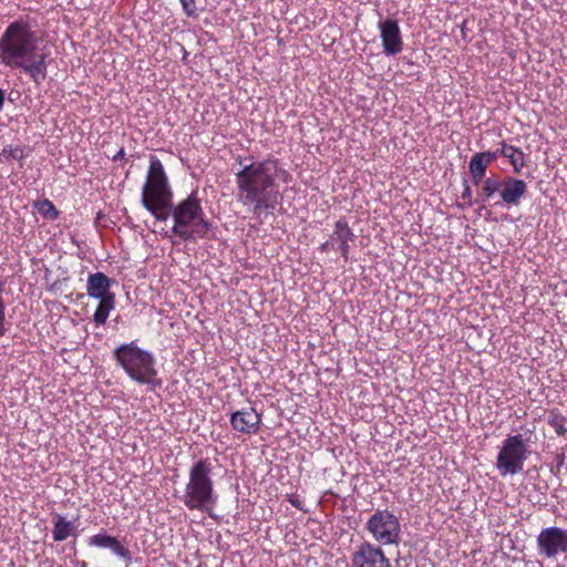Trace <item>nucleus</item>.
<instances>
[{
    "mask_svg": "<svg viewBox=\"0 0 567 567\" xmlns=\"http://www.w3.org/2000/svg\"><path fill=\"white\" fill-rule=\"evenodd\" d=\"M496 152H498V156H502V147L499 150H497Z\"/></svg>",
    "mask_w": 567,
    "mask_h": 567,
    "instance_id": "nucleus-33",
    "label": "nucleus"
},
{
    "mask_svg": "<svg viewBox=\"0 0 567 567\" xmlns=\"http://www.w3.org/2000/svg\"><path fill=\"white\" fill-rule=\"evenodd\" d=\"M115 295L99 299V305L93 315V320L96 326H104L106 323V320L111 311L115 308Z\"/></svg>",
    "mask_w": 567,
    "mask_h": 567,
    "instance_id": "nucleus-20",
    "label": "nucleus"
},
{
    "mask_svg": "<svg viewBox=\"0 0 567 567\" xmlns=\"http://www.w3.org/2000/svg\"><path fill=\"white\" fill-rule=\"evenodd\" d=\"M539 555L554 558L560 553H567V529L551 526L540 530L537 536Z\"/></svg>",
    "mask_w": 567,
    "mask_h": 567,
    "instance_id": "nucleus-9",
    "label": "nucleus"
},
{
    "mask_svg": "<svg viewBox=\"0 0 567 567\" xmlns=\"http://www.w3.org/2000/svg\"><path fill=\"white\" fill-rule=\"evenodd\" d=\"M2 291H3V287H2V284L0 282V337H2L4 334V321H6V303H4V300L2 298Z\"/></svg>",
    "mask_w": 567,
    "mask_h": 567,
    "instance_id": "nucleus-27",
    "label": "nucleus"
},
{
    "mask_svg": "<svg viewBox=\"0 0 567 567\" xmlns=\"http://www.w3.org/2000/svg\"><path fill=\"white\" fill-rule=\"evenodd\" d=\"M70 536H78V527L72 520L56 514L53 520L52 538L54 542H63Z\"/></svg>",
    "mask_w": 567,
    "mask_h": 567,
    "instance_id": "nucleus-17",
    "label": "nucleus"
},
{
    "mask_svg": "<svg viewBox=\"0 0 567 567\" xmlns=\"http://www.w3.org/2000/svg\"><path fill=\"white\" fill-rule=\"evenodd\" d=\"M113 359L135 383L147 385L152 390L162 385L155 355L141 348L136 340L122 343L115 348Z\"/></svg>",
    "mask_w": 567,
    "mask_h": 567,
    "instance_id": "nucleus-4",
    "label": "nucleus"
},
{
    "mask_svg": "<svg viewBox=\"0 0 567 567\" xmlns=\"http://www.w3.org/2000/svg\"><path fill=\"white\" fill-rule=\"evenodd\" d=\"M230 426L234 431L252 435L257 434L261 425V414L254 408L246 406L240 410L234 411L230 414Z\"/></svg>",
    "mask_w": 567,
    "mask_h": 567,
    "instance_id": "nucleus-11",
    "label": "nucleus"
},
{
    "mask_svg": "<svg viewBox=\"0 0 567 567\" xmlns=\"http://www.w3.org/2000/svg\"><path fill=\"white\" fill-rule=\"evenodd\" d=\"M528 454V446L522 434L509 435L505 439L496 460V467L501 476L520 473Z\"/></svg>",
    "mask_w": 567,
    "mask_h": 567,
    "instance_id": "nucleus-8",
    "label": "nucleus"
},
{
    "mask_svg": "<svg viewBox=\"0 0 567 567\" xmlns=\"http://www.w3.org/2000/svg\"><path fill=\"white\" fill-rule=\"evenodd\" d=\"M353 567H391L380 545L369 542L361 543L351 556Z\"/></svg>",
    "mask_w": 567,
    "mask_h": 567,
    "instance_id": "nucleus-10",
    "label": "nucleus"
},
{
    "mask_svg": "<svg viewBox=\"0 0 567 567\" xmlns=\"http://www.w3.org/2000/svg\"><path fill=\"white\" fill-rule=\"evenodd\" d=\"M547 423L555 430L558 436L567 434V417L558 409H551L548 412Z\"/></svg>",
    "mask_w": 567,
    "mask_h": 567,
    "instance_id": "nucleus-21",
    "label": "nucleus"
},
{
    "mask_svg": "<svg viewBox=\"0 0 567 567\" xmlns=\"http://www.w3.org/2000/svg\"><path fill=\"white\" fill-rule=\"evenodd\" d=\"M187 17H194L197 11L196 0H179Z\"/></svg>",
    "mask_w": 567,
    "mask_h": 567,
    "instance_id": "nucleus-28",
    "label": "nucleus"
},
{
    "mask_svg": "<svg viewBox=\"0 0 567 567\" xmlns=\"http://www.w3.org/2000/svg\"><path fill=\"white\" fill-rule=\"evenodd\" d=\"M212 473L213 464L208 458H200L189 467L188 481L181 497V501L189 511H199L208 516L213 515L218 495L214 488Z\"/></svg>",
    "mask_w": 567,
    "mask_h": 567,
    "instance_id": "nucleus-3",
    "label": "nucleus"
},
{
    "mask_svg": "<svg viewBox=\"0 0 567 567\" xmlns=\"http://www.w3.org/2000/svg\"><path fill=\"white\" fill-rule=\"evenodd\" d=\"M355 235L349 227L348 221L341 218L336 221L334 229L330 239L332 240L336 249H339L344 261L349 259L350 246L349 243L353 241Z\"/></svg>",
    "mask_w": 567,
    "mask_h": 567,
    "instance_id": "nucleus-15",
    "label": "nucleus"
},
{
    "mask_svg": "<svg viewBox=\"0 0 567 567\" xmlns=\"http://www.w3.org/2000/svg\"><path fill=\"white\" fill-rule=\"evenodd\" d=\"M289 502H290V504H291L293 507H296V508H298V509H301V508H302V507H301V502H300L298 498H296V497H290V498H289Z\"/></svg>",
    "mask_w": 567,
    "mask_h": 567,
    "instance_id": "nucleus-31",
    "label": "nucleus"
},
{
    "mask_svg": "<svg viewBox=\"0 0 567 567\" xmlns=\"http://www.w3.org/2000/svg\"><path fill=\"white\" fill-rule=\"evenodd\" d=\"M174 220L172 231L183 240L205 238L212 228L196 192L167 209Z\"/></svg>",
    "mask_w": 567,
    "mask_h": 567,
    "instance_id": "nucleus-6",
    "label": "nucleus"
},
{
    "mask_svg": "<svg viewBox=\"0 0 567 567\" xmlns=\"http://www.w3.org/2000/svg\"><path fill=\"white\" fill-rule=\"evenodd\" d=\"M39 37L23 20L11 22L0 38V64L30 76L41 84L48 75V59L51 55L47 45L39 47Z\"/></svg>",
    "mask_w": 567,
    "mask_h": 567,
    "instance_id": "nucleus-1",
    "label": "nucleus"
},
{
    "mask_svg": "<svg viewBox=\"0 0 567 567\" xmlns=\"http://www.w3.org/2000/svg\"><path fill=\"white\" fill-rule=\"evenodd\" d=\"M380 38L383 52L386 55H395L403 50V40L396 20L386 19L379 22Z\"/></svg>",
    "mask_w": 567,
    "mask_h": 567,
    "instance_id": "nucleus-12",
    "label": "nucleus"
},
{
    "mask_svg": "<svg viewBox=\"0 0 567 567\" xmlns=\"http://www.w3.org/2000/svg\"><path fill=\"white\" fill-rule=\"evenodd\" d=\"M473 156L478 157V161L481 159V162L486 163V165L489 166L492 162L498 157V152H480L475 153Z\"/></svg>",
    "mask_w": 567,
    "mask_h": 567,
    "instance_id": "nucleus-26",
    "label": "nucleus"
},
{
    "mask_svg": "<svg viewBox=\"0 0 567 567\" xmlns=\"http://www.w3.org/2000/svg\"><path fill=\"white\" fill-rule=\"evenodd\" d=\"M87 545L97 548H107L117 557L130 563L132 557L127 547H125L116 537L106 534H96L87 538Z\"/></svg>",
    "mask_w": 567,
    "mask_h": 567,
    "instance_id": "nucleus-14",
    "label": "nucleus"
},
{
    "mask_svg": "<svg viewBox=\"0 0 567 567\" xmlns=\"http://www.w3.org/2000/svg\"><path fill=\"white\" fill-rule=\"evenodd\" d=\"M461 198L464 202V205H460L461 207H472L473 206V195L472 189L466 179L463 181V192L461 194Z\"/></svg>",
    "mask_w": 567,
    "mask_h": 567,
    "instance_id": "nucleus-25",
    "label": "nucleus"
},
{
    "mask_svg": "<svg viewBox=\"0 0 567 567\" xmlns=\"http://www.w3.org/2000/svg\"><path fill=\"white\" fill-rule=\"evenodd\" d=\"M527 193V184L523 179L511 176L502 179L499 197L508 206H518L522 198Z\"/></svg>",
    "mask_w": 567,
    "mask_h": 567,
    "instance_id": "nucleus-13",
    "label": "nucleus"
},
{
    "mask_svg": "<svg viewBox=\"0 0 567 567\" xmlns=\"http://www.w3.org/2000/svg\"><path fill=\"white\" fill-rule=\"evenodd\" d=\"M173 189L164 165L156 156H151L146 179L142 188V205L156 220L166 221L173 202Z\"/></svg>",
    "mask_w": 567,
    "mask_h": 567,
    "instance_id": "nucleus-5",
    "label": "nucleus"
},
{
    "mask_svg": "<svg viewBox=\"0 0 567 567\" xmlns=\"http://www.w3.org/2000/svg\"><path fill=\"white\" fill-rule=\"evenodd\" d=\"M3 103H4V92L2 89H0V111L3 107Z\"/></svg>",
    "mask_w": 567,
    "mask_h": 567,
    "instance_id": "nucleus-32",
    "label": "nucleus"
},
{
    "mask_svg": "<svg viewBox=\"0 0 567 567\" xmlns=\"http://www.w3.org/2000/svg\"><path fill=\"white\" fill-rule=\"evenodd\" d=\"M29 154H30V148H28L25 146H12V145H8V146L3 147L2 152H1V156L6 161L14 159L18 162H22L24 158H27L29 156ZM20 166H22V163H20Z\"/></svg>",
    "mask_w": 567,
    "mask_h": 567,
    "instance_id": "nucleus-23",
    "label": "nucleus"
},
{
    "mask_svg": "<svg viewBox=\"0 0 567 567\" xmlns=\"http://www.w3.org/2000/svg\"><path fill=\"white\" fill-rule=\"evenodd\" d=\"M365 529L380 546L399 545L401 542V523L389 509H377L367 520Z\"/></svg>",
    "mask_w": 567,
    "mask_h": 567,
    "instance_id": "nucleus-7",
    "label": "nucleus"
},
{
    "mask_svg": "<svg viewBox=\"0 0 567 567\" xmlns=\"http://www.w3.org/2000/svg\"><path fill=\"white\" fill-rule=\"evenodd\" d=\"M125 157V150L122 147L114 156H113V161L116 162V161H120V159H123Z\"/></svg>",
    "mask_w": 567,
    "mask_h": 567,
    "instance_id": "nucleus-30",
    "label": "nucleus"
},
{
    "mask_svg": "<svg viewBox=\"0 0 567 567\" xmlns=\"http://www.w3.org/2000/svg\"><path fill=\"white\" fill-rule=\"evenodd\" d=\"M86 293L94 299L114 296L111 291V279L103 272L90 274L86 281Z\"/></svg>",
    "mask_w": 567,
    "mask_h": 567,
    "instance_id": "nucleus-16",
    "label": "nucleus"
},
{
    "mask_svg": "<svg viewBox=\"0 0 567 567\" xmlns=\"http://www.w3.org/2000/svg\"><path fill=\"white\" fill-rule=\"evenodd\" d=\"M35 208L45 218L55 219L59 216V212L54 204L50 199H42L35 203Z\"/></svg>",
    "mask_w": 567,
    "mask_h": 567,
    "instance_id": "nucleus-24",
    "label": "nucleus"
},
{
    "mask_svg": "<svg viewBox=\"0 0 567 567\" xmlns=\"http://www.w3.org/2000/svg\"><path fill=\"white\" fill-rule=\"evenodd\" d=\"M501 146L502 156L508 158L514 173L519 174L526 165L524 152L514 145L507 144L505 141L501 142Z\"/></svg>",
    "mask_w": 567,
    "mask_h": 567,
    "instance_id": "nucleus-18",
    "label": "nucleus"
},
{
    "mask_svg": "<svg viewBox=\"0 0 567 567\" xmlns=\"http://www.w3.org/2000/svg\"><path fill=\"white\" fill-rule=\"evenodd\" d=\"M481 184L476 203L488 202L496 193L501 194L502 179L496 174L486 177Z\"/></svg>",
    "mask_w": 567,
    "mask_h": 567,
    "instance_id": "nucleus-19",
    "label": "nucleus"
},
{
    "mask_svg": "<svg viewBox=\"0 0 567 567\" xmlns=\"http://www.w3.org/2000/svg\"><path fill=\"white\" fill-rule=\"evenodd\" d=\"M330 248L336 249V247H334V245H333V243H332V240H331V239L327 240L326 243H323V244L321 245V250H322V251H327V250H329Z\"/></svg>",
    "mask_w": 567,
    "mask_h": 567,
    "instance_id": "nucleus-29",
    "label": "nucleus"
},
{
    "mask_svg": "<svg viewBox=\"0 0 567 567\" xmlns=\"http://www.w3.org/2000/svg\"><path fill=\"white\" fill-rule=\"evenodd\" d=\"M486 163L478 161V157H471L470 164H468V171L471 174L472 183L475 186H478L484 179L485 174L487 169Z\"/></svg>",
    "mask_w": 567,
    "mask_h": 567,
    "instance_id": "nucleus-22",
    "label": "nucleus"
},
{
    "mask_svg": "<svg viewBox=\"0 0 567 567\" xmlns=\"http://www.w3.org/2000/svg\"><path fill=\"white\" fill-rule=\"evenodd\" d=\"M277 181L284 184L292 181L291 174L280 165L278 158L268 157L243 165L235 174L237 202L252 207L256 215L262 210H274L278 197Z\"/></svg>",
    "mask_w": 567,
    "mask_h": 567,
    "instance_id": "nucleus-2",
    "label": "nucleus"
}]
</instances>
